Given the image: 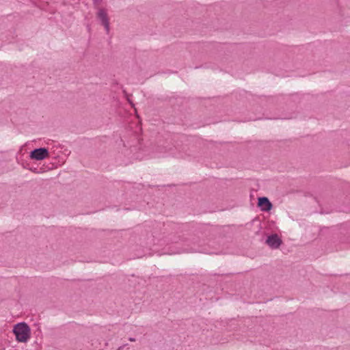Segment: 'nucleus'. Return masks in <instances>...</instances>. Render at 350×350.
I'll use <instances>...</instances> for the list:
<instances>
[{"instance_id":"1","label":"nucleus","mask_w":350,"mask_h":350,"mask_svg":"<svg viewBox=\"0 0 350 350\" xmlns=\"http://www.w3.org/2000/svg\"><path fill=\"white\" fill-rule=\"evenodd\" d=\"M12 332L18 342L27 343L31 336V330L25 322H21L13 326Z\"/></svg>"},{"instance_id":"2","label":"nucleus","mask_w":350,"mask_h":350,"mask_svg":"<svg viewBox=\"0 0 350 350\" xmlns=\"http://www.w3.org/2000/svg\"><path fill=\"white\" fill-rule=\"evenodd\" d=\"M49 153L46 148H40L33 150L30 152V158L37 161L43 160L49 157Z\"/></svg>"},{"instance_id":"3","label":"nucleus","mask_w":350,"mask_h":350,"mask_svg":"<svg viewBox=\"0 0 350 350\" xmlns=\"http://www.w3.org/2000/svg\"><path fill=\"white\" fill-rule=\"evenodd\" d=\"M97 17L100 21L102 25L108 33L109 32V22L107 12L104 9H100L97 13Z\"/></svg>"},{"instance_id":"4","label":"nucleus","mask_w":350,"mask_h":350,"mask_svg":"<svg viewBox=\"0 0 350 350\" xmlns=\"http://www.w3.org/2000/svg\"><path fill=\"white\" fill-rule=\"evenodd\" d=\"M266 243L272 249L278 248L282 244V240L276 234L269 236L266 240Z\"/></svg>"},{"instance_id":"5","label":"nucleus","mask_w":350,"mask_h":350,"mask_svg":"<svg viewBox=\"0 0 350 350\" xmlns=\"http://www.w3.org/2000/svg\"><path fill=\"white\" fill-rule=\"evenodd\" d=\"M258 206L262 211H269L273 206L267 197H261L258 198Z\"/></svg>"},{"instance_id":"6","label":"nucleus","mask_w":350,"mask_h":350,"mask_svg":"<svg viewBox=\"0 0 350 350\" xmlns=\"http://www.w3.org/2000/svg\"><path fill=\"white\" fill-rule=\"evenodd\" d=\"M130 340H131V341H134V340H135V339H134V338H130Z\"/></svg>"}]
</instances>
